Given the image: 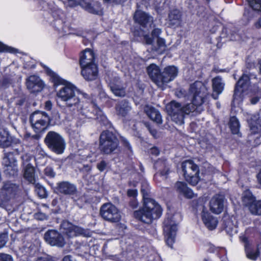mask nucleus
<instances>
[{
	"mask_svg": "<svg viewBox=\"0 0 261 261\" xmlns=\"http://www.w3.org/2000/svg\"><path fill=\"white\" fill-rule=\"evenodd\" d=\"M189 92L192 96V103L181 106L180 103L172 101L166 106L168 115L178 125L184 124L185 115L194 112L198 106L204 103L208 96L207 87L200 81H196L191 85Z\"/></svg>",
	"mask_w": 261,
	"mask_h": 261,
	"instance_id": "1",
	"label": "nucleus"
},
{
	"mask_svg": "<svg viewBox=\"0 0 261 261\" xmlns=\"http://www.w3.org/2000/svg\"><path fill=\"white\" fill-rule=\"evenodd\" d=\"M50 79L55 85H63L57 93V97L64 102L66 106L70 110L76 111L87 118L92 117L88 103H84L80 100L78 95L79 90L72 83L68 82L58 74L53 72L50 74Z\"/></svg>",
	"mask_w": 261,
	"mask_h": 261,
	"instance_id": "2",
	"label": "nucleus"
},
{
	"mask_svg": "<svg viewBox=\"0 0 261 261\" xmlns=\"http://www.w3.org/2000/svg\"><path fill=\"white\" fill-rule=\"evenodd\" d=\"M149 186L144 181L142 184L141 191L143 198V206L134 212L135 217L140 221L150 223L153 219L159 218L162 214L160 205L149 197Z\"/></svg>",
	"mask_w": 261,
	"mask_h": 261,
	"instance_id": "3",
	"label": "nucleus"
},
{
	"mask_svg": "<svg viewBox=\"0 0 261 261\" xmlns=\"http://www.w3.org/2000/svg\"><path fill=\"white\" fill-rule=\"evenodd\" d=\"M180 216L176 214L168 216L164 222L163 231L167 244L172 247L175 241L177 231V225L180 220Z\"/></svg>",
	"mask_w": 261,
	"mask_h": 261,
	"instance_id": "4",
	"label": "nucleus"
},
{
	"mask_svg": "<svg viewBox=\"0 0 261 261\" xmlns=\"http://www.w3.org/2000/svg\"><path fill=\"white\" fill-rule=\"evenodd\" d=\"M119 142L112 132L103 131L99 137V149L105 154H110L118 147Z\"/></svg>",
	"mask_w": 261,
	"mask_h": 261,
	"instance_id": "5",
	"label": "nucleus"
},
{
	"mask_svg": "<svg viewBox=\"0 0 261 261\" xmlns=\"http://www.w3.org/2000/svg\"><path fill=\"white\" fill-rule=\"evenodd\" d=\"M44 141L48 148L57 154H62L66 147V142L59 134L50 131L45 136Z\"/></svg>",
	"mask_w": 261,
	"mask_h": 261,
	"instance_id": "6",
	"label": "nucleus"
},
{
	"mask_svg": "<svg viewBox=\"0 0 261 261\" xmlns=\"http://www.w3.org/2000/svg\"><path fill=\"white\" fill-rule=\"evenodd\" d=\"M184 176L188 182L195 186L199 181V170L198 166L191 160H187L182 164Z\"/></svg>",
	"mask_w": 261,
	"mask_h": 261,
	"instance_id": "7",
	"label": "nucleus"
},
{
	"mask_svg": "<svg viewBox=\"0 0 261 261\" xmlns=\"http://www.w3.org/2000/svg\"><path fill=\"white\" fill-rule=\"evenodd\" d=\"M100 214L103 219L112 223L118 222L121 218L119 210L111 203L103 204L100 208Z\"/></svg>",
	"mask_w": 261,
	"mask_h": 261,
	"instance_id": "8",
	"label": "nucleus"
},
{
	"mask_svg": "<svg viewBox=\"0 0 261 261\" xmlns=\"http://www.w3.org/2000/svg\"><path fill=\"white\" fill-rule=\"evenodd\" d=\"M49 116L44 112L36 111L30 116L32 127L37 133L43 130L50 122Z\"/></svg>",
	"mask_w": 261,
	"mask_h": 261,
	"instance_id": "9",
	"label": "nucleus"
},
{
	"mask_svg": "<svg viewBox=\"0 0 261 261\" xmlns=\"http://www.w3.org/2000/svg\"><path fill=\"white\" fill-rule=\"evenodd\" d=\"M250 78L246 74H243L237 82L233 94V103L239 104L242 101V93L248 87Z\"/></svg>",
	"mask_w": 261,
	"mask_h": 261,
	"instance_id": "10",
	"label": "nucleus"
},
{
	"mask_svg": "<svg viewBox=\"0 0 261 261\" xmlns=\"http://www.w3.org/2000/svg\"><path fill=\"white\" fill-rule=\"evenodd\" d=\"M15 153L18 154L17 150L15 152L6 153L3 160V164L5 167V171L10 175H14L17 171Z\"/></svg>",
	"mask_w": 261,
	"mask_h": 261,
	"instance_id": "11",
	"label": "nucleus"
},
{
	"mask_svg": "<svg viewBox=\"0 0 261 261\" xmlns=\"http://www.w3.org/2000/svg\"><path fill=\"white\" fill-rule=\"evenodd\" d=\"M45 241L51 246L62 247L65 244L64 238L55 230H49L46 232L44 236Z\"/></svg>",
	"mask_w": 261,
	"mask_h": 261,
	"instance_id": "12",
	"label": "nucleus"
},
{
	"mask_svg": "<svg viewBox=\"0 0 261 261\" xmlns=\"http://www.w3.org/2000/svg\"><path fill=\"white\" fill-rule=\"evenodd\" d=\"M54 192L59 195L71 196L76 193L77 188L74 184L67 181H63L56 184Z\"/></svg>",
	"mask_w": 261,
	"mask_h": 261,
	"instance_id": "13",
	"label": "nucleus"
},
{
	"mask_svg": "<svg viewBox=\"0 0 261 261\" xmlns=\"http://www.w3.org/2000/svg\"><path fill=\"white\" fill-rule=\"evenodd\" d=\"M251 8L245 10L243 17L248 22L252 20L258 14L257 11L261 12V0H247Z\"/></svg>",
	"mask_w": 261,
	"mask_h": 261,
	"instance_id": "14",
	"label": "nucleus"
},
{
	"mask_svg": "<svg viewBox=\"0 0 261 261\" xmlns=\"http://www.w3.org/2000/svg\"><path fill=\"white\" fill-rule=\"evenodd\" d=\"M61 226L63 232L69 238H72L84 233V230L82 228L74 225L68 221H64Z\"/></svg>",
	"mask_w": 261,
	"mask_h": 261,
	"instance_id": "15",
	"label": "nucleus"
},
{
	"mask_svg": "<svg viewBox=\"0 0 261 261\" xmlns=\"http://www.w3.org/2000/svg\"><path fill=\"white\" fill-rule=\"evenodd\" d=\"M134 19L136 22L138 23L141 27L143 28L151 27L153 23V17L147 13L141 10L136 11Z\"/></svg>",
	"mask_w": 261,
	"mask_h": 261,
	"instance_id": "16",
	"label": "nucleus"
},
{
	"mask_svg": "<svg viewBox=\"0 0 261 261\" xmlns=\"http://www.w3.org/2000/svg\"><path fill=\"white\" fill-rule=\"evenodd\" d=\"M28 89L32 93L40 91L44 87V83L40 77L36 75H31L26 81Z\"/></svg>",
	"mask_w": 261,
	"mask_h": 261,
	"instance_id": "17",
	"label": "nucleus"
},
{
	"mask_svg": "<svg viewBox=\"0 0 261 261\" xmlns=\"http://www.w3.org/2000/svg\"><path fill=\"white\" fill-rule=\"evenodd\" d=\"M177 69L174 66L166 67L161 73L160 81L162 82V88L164 85L173 80L177 75Z\"/></svg>",
	"mask_w": 261,
	"mask_h": 261,
	"instance_id": "18",
	"label": "nucleus"
},
{
	"mask_svg": "<svg viewBox=\"0 0 261 261\" xmlns=\"http://www.w3.org/2000/svg\"><path fill=\"white\" fill-rule=\"evenodd\" d=\"M81 73L86 80L93 81L97 77L98 70L96 64H92L90 66L81 67Z\"/></svg>",
	"mask_w": 261,
	"mask_h": 261,
	"instance_id": "19",
	"label": "nucleus"
},
{
	"mask_svg": "<svg viewBox=\"0 0 261 261\" xmlns=\"http://www.w3.org/2000/svg\"><path fill=\"white\" fill-rule=\"evenodd\" d=\"M223 197L217 195L214 196L210 202V210L216 214H220L224 208Z\"/></svg>",
	"mask_w": 261,
	"mask_h": 261,
	"instance_id": "20",
	"label": "nucleus"
},
{
	"mask_svg": "<svg viewBox=\"0 0 261 261\" xmlns=\"http://www.w3.org/2000/svg\"><path fill=\"white\" fill-rule=\"evenodd\" d=\"M201 219L205 226L209 230L216 228L218 224L217 218L213 216L207 211L203 210L201 213Z\"/></svg>",
	"mask_w": 261,
	"mask_h": 261,
	"instance_id": "21",
	"label": "nucleus"
},
{
	"mask_svg": "<svg viewBox=\"0 0 261 261\" xmlns=\"http://www.w3.org/2000/svg\"><path fill=\"white\" fill-rule=\"evenodd\" d=\"M147 72L152 81L159 87L162 88V82L160 81L161 73L159 67L154 64H152L148 67Z\"/></svg>",
	"mask_w": 261,
	"mask_h": 261,
	"instance_id": "22",
	"label": "nucleus"
},
{
	"mask_svg": "<svg viewBox=\"0 0 261 261\" xmlns=\"http://www.w3.org/2000/svg\"><path fill=\"white\" fill-rule=\"evenodd\" d=\"M94 54L92 50L86 49L81 54L80 63L81 67L90 66L94 63Z\"/></svg>",
	"mask_w": 261,
	"mask_h": 261,
	"instance_id": "23",
	"label": "nucleus"
},
{
	"mask_svg": "<svg viewBox=\"0 0 261 261\" xmlns=\"http://www.w3.org/2000/svg\"><path fill=\"white\" fill-rule=\"evenodd\" d=\"M224 83L220 76H217L212 80V87L214 93L212 94L214 99L218 98V96L220 94L224 87Z\"/></svg>",
	"mask_w": 261,
	"mask_h": 261,
	"instance_id": "24",
	"label": "nucleus"
},
{
	"mask_svg": "<svg viewBox=\"0 0 261 261\" xmlns=\"http://www.w3.org/2000/svg\"><path fill=\"white\" fill-rule=\"evenodd\" d=\"M240 239L242 242L244 243V247L247 258L253 260H256L259 255L258 250L257 249L253 250L251 249L248 239L246 237L241 236Z\"/></svg>",
	"mask_w": 261,
	"mask_h": 261,
	"instance_id": "25",
	"label": "nucleus"
},
{
	"mask_svg": "<svg viewBox=\"0 0 261 261\" xmlns=\"http://www.w3.org/2000/svg\"><path fill=\"white\" fill-rule=\"evenodd\" d=\"M116 112L119 117H124L131 110L129 103L125 100L119 102L115 106Z\"/></svg>",
	"mask_w": 261,
	"mask_h": 261,
	"instance_id": "26",
	"label": "nucleus"
},
{
	"mask_svg": "<svg viewBox=\"0 0 261 261\" xmlns=\"http://www.w3.org/2000/svg\"><path fill=\"white\" fill-rule=\"evenodd\" d=\"M168 23L171 27H177L181 22V13L177 9L171 10L168 15Z\"/></svg>",
	"mask_w": 261,
	"mask_h": 261,
	"instance_id": "27",
	"label": "nucleus"
},
{
	"mask_svg": "<svg viewBox=\"0 0 261 261\" xmlns=\"http://www.w3.org/2000/svg\"><path fill=\"white\" fill-rule=\"evenodd\" d=\"M145 112L147 116L157 123H162V117L158 111L152 107L147 106L145 108Z\"/></svg>",
	"mask_w": 261,
	"mask_h": 261,
	"instance_id": "28",
	"label": "nucleus"
},
{
	"mask_svg": "<svg viewBox=\"0 0 261 261\" xmlns=\"http://www.w3.org/2000/svg\"><path fill=\"white\" fill-rule=\"evenodd\" d=\"M12 142L11 136L9 133L0 128V146L3 148L9 146Z\"/></svg>",
	"mask_w": 261,
	"mask_h": 261,
	"instance_id": "29",
	"label": "nucleus"
},
{
	"mask_svg": "<svg viewBox=\"0 0 261 261\" xmlns=\"http://www.w3.org/2000/svg\"><path fill=\"white\" fill-rule=\"evenodd\" d=\"M110 86L111 90L115 96L123 97L125 95V88L119 83H111Z\"/></svg>",
	"mask_w": 261,
	"mask_h": 261,
	"instance_id": "30",
	"label": "nucleus"
},
{
	"mask_svg": "<svg viewBox=\"0 0 261 261\" xmlns=\"http://www.w3.org/2000/svg\"><path fill=\"white\" fill-rule=\"evenodd\" d=\"M35 170L34 167L30 164H27L24 168V177L30 182L35 181Z\"/></svg>",
	"mask_w": 261,
	"mask_h": 261,
	"instance_id": "31",
	"label": "nucleus"
},
{
	"mask_svg": "<svg viewBox=\"0 0 261 261\" xmlns=\"http://www.w3.org/2000/svg\"><path fill=\"white\" fill-rule=\"evenodd\" d=\"M258 121V117L256 116H253L251 117L250 119H248V122L251 133L256 134L259 132L260 125Z\"/></svg>",
	"mask_w": 261,
	"mask_h": 261,
	"instance_id": "32",
	"label": "nucleus"
},
{
	"mask_svg": "<svg viewBox=\"0 0 261 261\" xmlns=\"http://www.w3.org/2000/svg\"><path fill=\"white\" fill-rule=\"evenodd\" d=\"M250 212L254 215H261V200H256L251 204L248 208Z\"/></svg>",
	"mask_w": 261,
	"mask_h": 261,
	"instance_id": "33",
	"label": "nucleus"
},
{
	"mask_svg": "<svg viewBox=\"0 0 261 261\" xmlns=\"http://www.w3.org/2000/svg\"><path fill=\"white\" fill-rule=\"evenodd\" d=\"M84 8L89 12L93 14H99L100 12V4L97 2L94 3H86Z\"/></svg>",
	"mask_w": 261,
	"mask_h": 261,
	"instance_id": "34",
	"label": "nucleus"
},
{
	"mask_svg": "<svg viewBox=\"0 0 261 261\" xmlns=\"http://www.w3.org/2000/svg\"><path fill=\"white\" fill-rule=\"evenodd\" d=\"M243 203L249 207L251 203L255 201V197L252 195L250 191L247 190L244 192L242 197Z\"/></svg>",
	"mask_w": 261,
	"mask_h": 261,
	"instance_id": "35",
	"label": "nucleus"
},
{
	"mask_svg": "<svg viewBox=\"0 0 261 261\" xmlns=\"http://www.w3.org/2000/svg\"><path fill=\"white\" fill-rule=\"evenodd\" d=\"M230 128L233 134H238L239 133L240 124L238 119L235 117H232L229 121Z\"/></svg>",
	"mask_w": 261,
	"mask_h": 261,
	"instance_id": "36",
	"label": "nucleus"
},
{
	"mask_svg": "<svg viewBox=\"0 0 261 261\" xmlns=\"http://www.w3.org/2000/svg\"><path fill=\"white\" fill-rule=\"evenodd\" d=\"M17 189L15 185L11 184H5L4 186L3 192L6 194L8 196L11 197L13 196Z\"/></svg>",
	"mask_w": 261,
	"mask_h": 261,
	"instance_id": "37",
	"label": "nucleus"
},
{
	"mask_svg": "<svg viewBox=\"0 0 261 261\" xmlns=\"http://www.w3.org/2000/svg\"><path fill=\"white\" fill-rule=\"evenodd\" d=\"M187 188L186 184L184 182L178 181L176 183L175 188L180 193L182 194Z\"/></svg>",
	"mask_w": 261,
	"mask_h": 261,
	"instance_id": "38",
	"label": "nucleus"
},
{
	"mask_svg": "<svg viewBox=\"0 0 261 261\" xmlns=\"http://www.w3.org/2000/svg\"><path fill=\"white\" fill-rule=\"evenodd\" d=\"M35 190L36 193L41 198H44L47 196L45 189L40 185H37Z\"/></svg>",
	"mask_w": 261,
	"mask_h": 261,
	"instance_id": "39",
	"label": "nucleus"
},
{
	"mask_svg": "<svg viewBox=\"0 0 261 261\" xmlns=\"http://www.w3.org/2000/svg\"><path fill=\"white\" fill-rule=\"evenodd\" d=\"M15 50L14 48L9 47L0 42V52L14 53Z\"/></svg>",
	"mask_w": 261,
	"mask_h": 261,
	"instance_id": "40",
	"label": "nucleus"
},
{
	"mask_svg": "<svg viewBox=\"0 0 261 261\" xmlns=\"http://www.w3.org/2000/svg\"><path fill=\"white\" fill-rule=\"evenodd\" d=\"M0 261H13V259L11 255L9 254L1 253Z\"/></svg>",
	"mask_w": 261,
	"mask_h": 261,
	"instance_id": "41",
	"label": "nucleus"
},
{
	"mask_svg": "<svg viewBox=\"0 0 261 261\" xmlns=\"http://www.w3.org/2000/svg\"><path fill=\"white\" fill-rule=\"evenodd\" d=\"M44 173L45 175L49 177H54L55 175L53 169L49 167L45 168L44 169Z\"/></svg>",
	"mask_w": 261,
	"mask_h": 261,
	"instance_id": "42",
	"label": "nucleus"
},
{
	"mask_svg": "<svg viewBox=\"0 0 261 261\" xmlns=\"http://www.w3.org/2000/svg\"><path fill=\"white\" fill-rule=\"evenodd\" d=\"M182 194L184 195L186 197L189 198H192L194 197L193 192L190 189L188 188H187Z\"/></svg>",
	"mask_w": 261,
	"mask_h": 261,
	"instance_id": "43",
	"label": "nucleus"
},
{
	"mask_svg": "<svg viewBox=\"0 0 261 261\" xmlns=\"http://www.w3.org/2000/svg\"><path fill=\"white\" fill-rule=\"evenodd\" d=\"M157 44L159 48H162L164 50L165 49V41L164 39L161 38H158L157 39Z\"/></svg>",
	"mask_w": 261,
	"mask_h": 261,
	"instance_id": "44",
	"label": "nucleus"
},
{
	"mask_svg": "<svg viewBox=\"0 0 261 261\" xmlns=\"http://www.w3.org/2000/svg\"><path fill=\"white\" fill-rule=\"evenodd\" d=\"M36 261H55V260L50 256L44 255L43 256H41V257H38Z\"/></svg>",
	"mask_w": 261,
	"mask_h": 261,
	"instance_id": "45",
	"label": "nucleus"
},
{
	"mask_svg": "<svg viewBox=\"0 0 261 261\" xmlns=\"http://www.w3.org/2000/svg\"><path fill=\"white\" fill-rule=\"evenodd\" d=\"M35 218L38 220H43L47 219V216L44 213L39 212L35 215Z\"/></svg>",
	"mask_w": 261,
	"mask_h": 261,
	"instance_id": "46",
	"label": "nucleus"
},
{
	"mask_svg": "<svg viewBox=\"0 0 261 261\" xmlns=\"http://www.w3.org/2000/svg\"><path fill=\"white\" fill-rule=\"evenodd\" d=\"M106 166V163L105 161H102L99 163L97 164V167L99 171H102L105 169Z\"/></svg>",
	"mask_w": 261,
	"mask_h": 261,
	"instance_id": "47",
	"label": "nucleus"
},
{
	"mask_svg": "<svg viewBox=\"0 0 261 261\" xmlns=\"http://www.w3.org/2000/svg\"><path fill=\"white\" fill-rule=\"evenodd\" d=\"M127 194L128 196L134 197L137 195V191L135 189L128 190Z\"/></svg>",
	"mask_w": 261,
	"mask_h": 261,
	"instance_id": "48",
	"label": "nucleus"
},
{
	"mask_svg": "<svg viewBox=\"0 0 261 261\" xmlns=\"http://www.w3.org/2000/svg\"><path fill=\"white\" fill-rule=\"evenodd\" d=\"M161 33V30L159 28L153 29L152 31V36L154 37H158L159 35Z\"/></svg>",
	"mask_w": 261,
	"mask_h": 261,
	"instance_id": "49",
	"label": "nucleus"
},
{
	"mask_svg": "<svg viewBox=\"0 0 261 261\" xmlns=\"http://www.w3.org/2000/svg\"><path fill=\"white\" fill-rule=\"evenodd\" d=\"M150 153L151 154L154 155H158L160 153V151L159 149L157 147H152L150 150Z\"/></svg>",
	"mask_w": 261,
	"mask_h": 261,
	"instance_id": "50",
	"label": "nucleus"
},
{
	"mask_svg": "<svg viewBox=\"0 0 261 261\" xmlns=\"http://www.w3.org/2000/svg\"><path fill=\"white\" fill-rule=\"evenodd\" d=\"M52 108V103L50 100L46 101L45 103V109L46 110L49 111Z\"/></svg>",
	"mask_w": 261,
	"mask_h": 261,
	"instance_id": "51",
	"label": "nucleus"
},
{
	"mask_svg": "<svg viewBox=\"0 0 261 261\" xmlns=\"http://www.w3.org/2000/svg\"><path fill=\"white\" fill-rule=\"evenodd\" d=\"M5 235L0 236V249L2 248L6 244V241L5 239Z\"/></svg>",
	"mask_w": 261,
	"mask_h": 261,
	"instance_id": "52",
	"label": "nucleus"
},
{
	"mask_svg": "<svg viewBox=\"0 0 261 261\" xmlns=\"http://www.w3.org/2000/svg\"><path fill=\"white\" fill-rule=\"evenodd\" d=\"M145 40L146 43L148 44H151L153 42V39L151 37H149L148 36H145Z\"/></svg>",
	"mask_w": 261,
	"mask_h": 261,
	"instance_id": "53",
	"label": "nucleus"
},
{
	"mask_svg": "<svg viewBox=\"0 0 261 261\" xmlns=\"http://www.w3.org/2000/svg\"><path fill=\"white\" fill-rule=\"evenodd\" d=\"M259 100V97H254L251 99V103L253 105L256 104Z\"/></svg>",
	"mask_w": 261,
	"mask_h": 261,
	"instance_id": "54",
	"label": "nucleus"
},
{
	"mask_svg": "<svg viewBox=\"0 0 261 261\" xmlns=\"http://www.w3.org/2000/svg\"><path fill=\"white\" fill-rule=\"evenodd\" d=\"M254 25L256 28H261V16L257 20V21L256 22H255Z\"/></svg>",
	"mask_w": 261,
	"mask_h": 261,
	"instance_id": "55",
	"label": "nucleus"
},
{
	"mask_svg": "<svg viewBox=\"0 0 261 261\" xmlns=\"http://www.w3.org/2000/svg\"><path fill=\"white\" fill-rule=\"evenodd\" d=\"M256 177H257L258 183L261 187V170L258 172V173L257 174Z\"/></svg>",
	"mask_w": 261,
	"mask_h": 261,
	"instance_id": "56",
	"label": "nucleus"
},
{
	"mask_svg": "<svg viewBox=\"0 0 261 261\" xmlns=\"http://www.w3.org/2000/svg\"><path fill=\"white\" fill-rule=\"evenodd\" d=\"M123 143L127 147V148L129 149H130V146L129 145V143H128V142L126 140V139H123Z\"/></svg>",
	"mask_w": 261,
	"mask_h": 261,
	"instance_id": "57",
	"label": "nucleus"
},
{
	"mask_svg": "<svg viewBox=\"0 0 261 261\" xmlns=\"http://www.w3.org/2000/svg\"><path fill=\"white\" fill-rule=\"evenodd\" d=\"M63 261H72L71 259V256L70 255L65 256L63 259Z\"/></svg>",
	"mask_w": 261,
	"mask_h": 261,
	"instance_id": "58",
	"label": "nucleus"
},
{
	"mask_svg": "<svg viewBox=\"0 0 261 261\" xmlns=\"http://www.w3.org/2000/svg\"><path fill=\"white\" fill-rule=\"evenodd\" d=\"M168 171V169H166L164 170H162L161 171V174L162 175H166V174H167Z\"/></svg>",
	"mask_w": 261,
	"mask_h": 261,
	"instance_id": "59",
	"label": "nucleus"
},
{
	"mask_svg": "<svg viewBox=\"0 0 261 261\" xmlns=\"http://www.w3.org/2000/svg\"><path fill=\"white\" fill-rule=\"evenodd\" d=\"M162 163L161 162V161H158L155 164V166L156 167H158L160 164H162ZM163 164L164 165V163H163Z\"/></svg>",
	"mask_w": 261,
	"mask_h": 261,
	"instance_id": "60",
	"label": "nucleus"
},
{
	"mask_svg": "<svg viewBox=\"0 0 261 261\" xmlns=\"http://www.w3.org/2000/svg\"><path fill=\"white\" fill-rule=\"evenodd\" d=\"M258 69L259 73L261 74V59L259 60L258 62Z\"/></svg>",
	"mask_w": 261,
	"mask_h": 261,
	"instance_id": "61",
	"label": "nucleus"
},
{
	"mask_svg": "<svg viewBox=\"0 0 261 261\" xmlns=\"http://www.w3.org/2000/svg\"><path fill=\"white\" fill-rule=\"evenodd\" d=\"M217 107H218V108H219V107H220L219 104H218V103H217Z\"/></svg>",
	"mask_w": 261,
	"mask_h": 261,
	"instance_id": "62",
	"label": "nucleus"
},
{
	"mask_svg": "<svg viewBox=\"0 0 261 261\" xmlns=\"http://www.w3.org/2000/svg\"><path fill=\"white\" fill-rule=\"evenodd\" d=\"M103 118L106 119V118L105 116L103 117Z\"/></svg>",
	"mask_w": 261,
	"mask_h": 261,
	"instance_id": "63",
	"label": "nucleus"
},
{
	"mask_svg": "<svg viewBox=\"0 0 261 261\" xmlns=\"http://www.w3.org/2000/svg\"><path fill=\"white\" fill-rule=\"evenodd\" d=\"M178 96H182V94L180 96L178 95Z\"/></svg>",
	"mask_w": 261,
	"mask_h": 261,
	"instance_id": "64",
	"label": "nucleus"
}]
</instances>
